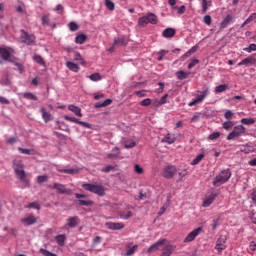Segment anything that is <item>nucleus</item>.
I'll return each mask as SVG.
<instances>
[{"mask_svg": "<svg viewBox=\"0 0 256 256\" xmlns=\"http://www.w3.org/2000/svg\"><path fill=\"white\" fill-rule=\"evenodd\" d=\"M231 169L227 168L222 170L215 178L214 181L212 182V185L214 187H220V185H225L229 179H231Z\"/></svg>", "mask_w": 256, "mask_h": 256, "instance_id": "f257e3e1", "label": "nucleus"}, {"mask_svg": "<svg viewBox=\"0 0 256 256\" xmlns=\"http://www.w3.org/2000/svg\"><path fill=\"white\" fill-rule=\"evenodd\" d=\"M82 187L85 189V191L94 193V195H98V197H105V187H103V184L85 183V184H82Z\"/></svg>", "mask_w": 256, "mask_h": 256, "instance_id": "f03ea898", "label": "nucleus"}, {"mask_svg": "<svg viewBox=\"0 0 256 256\" xmlns=\"http://www.w3.org/2000/svg\"><path fill=\"white\" fill-rule=\"evenodd\" d=\"M247 133V129L243 125H237L233 128L232 132L227 135L228 141H235V139H239V137H243Z\"/></svg>", "mask_w": 256, "mask_h": 256, "instance_id": "7ed1b4c3", "label": "nucleus"}, {"mask_svg": "<svg viewBox=\"0 0 256 256\" xmlns=\"http://www.w3.org/2000/svg\"><path fill=\"white\" fill-rule=\"evenodd\" d=\"M13 169L15 171V174L18 175L20 181L27 182V180H25V177H27V174H25L23 161L14 160L13 161Z\"/></svg>", "mask_w": 256, "mask_h": 256, "instance_id": "20e7f679", "label": "nucleus"}, {"mask_svg": "<svg viewBox=\"0 0 256 256\" xmlns=\"http://www.w3.org/2000/svg\"><path fill=\"white\" fill-rule=\"evenodd\" d=\"M13 53V48L11 47H0V58L2 61H7L8 63H14L16 57L11 55Z\"/></svg>", "mask_w": 256, "mask_h": 256, "instance_id": "39448f33", "label": "nucleus"}, {"mask_svg": "<svg viewBox=\"0 0 256 256\" xmlns=\"http://www.w3.org/2000/svg\"><path fill=\"white\" fill-rule=\"evenodd\" d=\"M210 93L211 92L209 91V88H205L203 91L200 92V94L196 96L194 100L188 103V106L193 107L195 105H198V103H203V101H205V99L209 97Z\"/></svg>", "mask_w": 256, "mask_h": 256, "instance_id": "423d86ee", "label": "nucleus"}, {"mask_svg": "<svg viewBox=\"0 0 256 256\" xmlns=\"http://www.w3.org/2000/svg\"><path fill=\"white\" fill-rule=\"evenodd\" d=\"M21 36V43H25L26 45H33L35 43V35L29 34L24 29L20 30Z\"/></svg>", "mask_w": 256, "mask_h": 256, "instance_id": "0eeeda50", "label": "nucleus"}, {"mask_svg": "<svg viewBox=\"0 0 256 256\" xmlns=\"http://www.w3.org/2000/svg\"><path fill=\"white\" fill-rule=\"evenodd\" d=\"M51 189H55L59 195H72L73 190L65 187L64 184L54 183L53 186H50Z\"/></svg>", "mask_w": 256, "mask_h": 256, "instance_id": "6e6552de", "label": "nucleus"}, {"mask_svg": "<svg viewBox=\"0 0 256 256\" xmlns=\"http://www.w3.org/2000/svg\"><path fill=\"white\" fill-rule=\"evenodd\" d=\"M177 175V167L173 165L166 166L163 169L162 176L164 179H173Z\"/></svg>", "mask_w": 256, "mask_h": 256, "instance_id": "1a4fd4ad", "label": "nucleus"}, {"mask_svg": "<svg viewBox=\"0 0 256 256\" xmlns=\"http://www.w3.org/2000/svg\"><path fill=\"white\" fill-rule=\"evenodd\" d=\"M75 197L76 199H78V205H80V207H92V205H94L93 200L87 199V195L85 194L76 193ZM84 199H87V200H84Z\"/></svg>", "mask_w": 256, "mask_h": 256, "instance_id": "9d476101", "label": "nucleus"}, {"mask_svg": "<svg viewBox=\"0 0 256 256\" xmlns=\"http://www.w3.org/2000/svg\"><path fill=\"white\" fill-rule=\"evenodd\" d=\"M225 243H227V236L220 235L215 245V249L216 251H218V253H221L222 251H225V249H227V245H225Z\"/></svg>", "mask_w": 256, "mask_h": 256, "instance_id": "9b49d317", "label": "nucleus"}, {"mask_svg": "<svg viewBox=\"0 0 256 256\" xmlns=\"http://www.w3.org/2000/svg\"><path fill=\"white\" fill-rule=\"evenodd\" d=\"M80 224H81V219L78 218V216H72L66 220L65 227H67L68 229H75L79 227Z\"/></svg>", "mask_w": 256, "mask_h": 256, "instance_id": "f8f14e48", "label": "nucleus"}, {"mask_svg": "<svg viewBox=\"0 0 256 256\" xmlns=\"http://www.w3.org/2000/svg\"><path fill=\"white\" fill-rule=\"evenodd\" d=\"M105 227L110 231H121L125 229V224L123 222H106Z\"/></svg>", "mask_w": 256, "mask_h": 256, "instance_id": "ddd939ff", "label": "nucleus"}, {"mask_svg": "<svg viewBox=\"0 0 256 256\" xmlns=\"http://www.w3.org/2000/svg\"><path fill=\"white\" fill-rule=\"evenodd\" d=\"M203 231V228L198 227L194 229L192 232H190L184 239V243H191V241H195V238L200 235V233Z\"/></svg>", "mask_w": 256, "mask_h": 256, "instance_id": "4468645a", "label": "nucleus"}, {"mask_svg": "<svg viewBox=\"0 0 256 256\" xmlns=\"http://www.w3.org/2000/svg\"><path fill=\"white\" fill-rule=\"evenodd\" d=\"M21 223L24 224L25 227H29V226L35 225V223H37V218L35 217V215L30 214L28 217L22 218Z\"/></svg>", "mask_w": 256, "mask_h": 256, "instance_id": "2eb2a0df", "label": "nucleus"}, {"mask_svg": "<svg viewBox=\"0 0 256 256\" xmlns=\"http://www.w3.org/2000/svg\"><path fill=\"white\" fill-rule=\"evenodd\" d=\"M237 65L238 67H241L242 65H245L246 67H249V65H256V59L255 57L250 56V57L244 58Z\"/></svg>", "mask_w": 256, "mask_h": 256, "instance_id": "dca6fc26", "label": "nucleus"}, {"mask_svg": "<svg viewBox=\"0 0 256 256\" xmlns=\"http://www.w3.org/2000/svg\"><path fill=\"white\" fill-rule=\"evenodd\" d=\"M129 43V38L127 36H120L115 38L114 45H120L121 47L127 46Z\"/></svg>", "mask_w": 256, "mask_h": 256, "instance_id": "f3484780", "label": "nucleus"}, {"mask_svg": "<svg viewBox=\"0 0 256 256\" xmlns=\"http://www.w3.org/2000/svg\"><path fill=\"white\" fill-rule=\"evenodd\" d=\"M165 241V239H162L155 242L148 248L147 253H154V251H159V247H161V245H164Z\"/></svg>", "mask_w": 256, "mask_h": 256, "instance_id": "a211bd4d", "label": "nucleus"}, {"mask_svg": "<svg viewBox=\"0 0 256 256\" xmlns=\"http://www.w3.org/2000/svg\"><path fill=\"white\" fill-rule=\"evenodd\" d=\"M145 17L147 23H150L151 25H157V23H159V18L155 13H148Z\"/></svg>", "mask_w": 256, "mask_h": 256, "instance_id": "6ab92c4d", "label": "nucleus"}, {"mask_svg": "<svg viewBox=\"0 0 256 256\" xmlns=\"http://www.w3.org/2000/svg\"><path fill=\"white\" fill-rule=\"evenodd\" d=\"M217 199V194L212 193L210 194L203 202V207H209L210 205L213 204V201Z\"/></svg>", "mask_w": 256, "mask_h": 256, "instance_id": "aec40b11", "label": "nucleus"}, {"mask_svg": "<svg viewBox=\"0 0 256 256\" xmlns=\"http://www.w3.org/2000/svg\"><path fill=\"white\" fill-rule=\"evenodd\" d=\"M163 37H165V39H171L172 37H175V29L174 28H166L163 32H162Z\"/></svg>", "mask_w": 256, "mask_h": 256, "instance_id": "412c9836", "label": "nucleus"}, {"mask_svg": "<svg viewBox=\"0 0 256 256\" xmlns=\"http://www.w3.org/2000/svg\"><path fill=\"white\" fill-rule=\"evenodd\" d=\"M69 111L76 115V117H83V113H81V109L79 106H75L73 104L68 106Z\"/></svg>", "mask_w": 256, "mask_h": 256, "instance_id": "4be33fe9", "label": "nucleus"}, {"mask_svg": "<svg viewBox=\"0 0 256 256\" xmlns=\"http://www.w3.org/2000/svg\"><path fill=\"white\" fill-rule=\"evenodd\" d=\"M113 103V100L108 98L104 102H97L94 104L95 109H101V107H109Z\"/></svg>", "mask_w": 256, "mask_h": 256, "instance_id": "5701e85b", "label": "nucleus"}, {"mask_svg": "<svg viewBox=\"0 0 256 256\" xmlns=\"http://www.w3.org/2000/svg\"><path fill=\"white\" fill-rule=\"evenodd\" d=\"M175 141H177V138L175 137V135H171V134H167L162 139V143H168V145H173V143H175Z\"/></svg>", "mask_w": 256, "mask_h": 256, "instance_id": "b1692460", "label": "nucleus"}, {"mask_svg": "<svg viewBox=\"0 0 256 256\" xmlns=\"http://www.w3.org/2000/svg\"><path fill=\"white\" fill-rule=\"evenodd\" d=\"M233 21V16L227 15L220 24V29H226V27Z\"/></svg>", "mask_w": 256, "mask_h": 256, "instance_id": "393cba45", "label": "nucleus"}, {"mask_svg": "<svg viewBox=\"0 0 256 256\" xmlns=\"http://www.w3.org/2000/svg\"><path fill=\"white\" fill-rule=\"evenodd\" d=\"M22 97L28 101H39V98L31 92L22 93Z\"/></svg>", "mask_w": 256, "mask_h": 256, "instance_id": "a878e982", "label": "nucleus"}, {"mask_svg": "<svg viewBox=\"0 0 256 256\" xmlns=\"http://www.w3.org/2000/svg\"><path fill=\"white\" fill-rule=\"evenodd\" d=\"M40 111L42 113V119H44L45 123H49V121H51V114L47 112L45 107H42Z\"/></svg>", "mask_w": 256, "mask_h": 256, "instance_id": "bb28decb", "label": "nucleus"}, {"mask_svg": "<svg viewBox=\"0 0 256 256\" xmlns=\"http://www.w3.org/2000/svg\"><path fill=\"white\" fill-rule=\"evenodd\" d=\"M66 67H68V69L70 71H73L74 73H79V65H77L71 61L66 62Z\"/></svg>", "mask_w": 256, "mask_h": 256, "instance_id": "cd10ccee", "label": "nucleus"}, {"mask_svg": "<svg viewBox=\"0 0 256 256\" xmlns=\"http://www.w3.org/2000/svg\"><path fill=\"white\" fill-rule=\"evenodd\" d=\"M191 75V72H185L183 70H180L176 73L177 79L180 81H183L184 79H187Z\"/></svg>", "mask_w": 256, "mask_h": 256, "instance_id": "c85d7f7f", "label": "nucleus"}, {"mask_svg": "<svg viewBox=\"0 0 256 256\" xmlns=\"http://www.w3.org/2000/svg\"><path fill=\"white\" fill-rule=\"evenodd\" d=\"M85 41H87V35H85V34H79L75 38V43H77V45H83V43H85Z\"/></svg>", "mask_w": 256, "mask_h": 256, "instance_id": "c756f323", "label": "nucleus"}, {"mask_svg": "<svg viewBox=\"0 0 256 256\" xmlns=\"http://www.w3.org/2000/svg\"><path fill=\"white\" fill-rule=\"evenodd\" d=\"M203 159H205V154L201 153L193 159L191 165H199L203 161Z\"/></svg>", "mask_w": 256, "mask_h": 256, "instance_id": "7c9ffc66", "label": "nucleus"}, {"mask_svg": "<svg viewBox=\"0 0 256 256\" xmlns=\"http://www.w3.org/2000/svg\"><path fill=\"white\" fill-rule=\"evenodd\" d=\"M25 209H36V211H41V205H39V202H32L28 205L24 206Z\"/></svg>", "mask_w": 256, "mask_h": 256, "instance_id": "2f4dec72", "label": "nucleus"}, {"mask_svg": "<svg viewBox=\"0 0 256 256\" xmlns=\"http://www.w3.org/2000/svg\"><path fill=\"white\" fill-rule=\"evenodd\" d=\"M229 89L228 84H222L215 87V93H225Z\"/></svg>", "mask_w": 256, "mask_h": 256, "instance_id": "473e14b6", "label": "nucleus"}, {"mask_svg": "<svg viewBox=\"0 0 256 256\" xmlns=\"http://www.w3.org/2000/svg\"><path fill=\"white\" fill-rule=\"evenodd\" d=\"M65 239L66 237L63 234H60L55 237V241L60 247H63V245H65Z\"/></svg>", "mask_w": 256, "mask_h": 256, "instance_id": "72a5a7b5", "label": "nucleus"}, {"mask_svg": "<svg viewBox=\"0 0 256 256\" xmlns=\"http://www.w3.org/2000/svg\"><path fill=\"white\" fill-rule=\"evenodd\" d=\"M33 61H35V63H38V65H42L43 67H45V60H43V57H41V55L35 54L33 56Z\"/></svg>", "mask_w": 256, "mask_h": 256, "instance_id": "f704fd0d", "label": "nucleus"}, {"mask_svg": "<svg viewBox=\"0 0 256 256\" xmlns=\"http://www.w3.org/2000/svg\"><path fill=\"white\" fill-rule=\"evenodd\" d=\"M137 249H139L138 245H134V246L128 248V250L125 253V256H133V255H135V253L137 252Z\"/></svg>", "mask_w": 256, "mask_h": 256, "instance_id": "c9c22d12", "label": "nucleus"}, {"mask_svg": "<svg viewBox=\"0 0 256 256\" xmlns=\"http://www.w3.org/2000/svg\"><path fill=\"white\" fill-rule=\"evenodd\" d=\"M58 173H66L67 175H75V173H78L77 169H58Z\"/></svg>", "mask_w": 256, "mask_h": 256, "instance_id": "e433bc0d", "label": "nucleus"}, {"mask_svg": "<svg viewBox=\"0 0 256 256\" xmlns=\"http://www.w3.org/2000/svg\"><path fill=\"white\" fill-rule=\"evenodd\" d=\"M201 5L202 13H207V10L209 9V7H211V1L207 2V0H202Z\"/></svg>", "mask_w": 256, "mask_h": 256, "instance_id": "4c0bfd02", "label": "nucleus"}, {"mask_svg": "<svg viewBox=\"0 0 256 256\" xmlns=\"http://www.w3.org/2000/svg\"><path fill=\"white\" fill-rule=\"evenodd\" d=\"M88 78L90 81H101V79H103V76H101V74L99 73H94L88 76Z\"/></svg>", "mask_w": 256, "mask_h": 256, "instance_id": "58836bf2", "label": "nucleus"}, {"mask_svg": "<svg viewBox=\"0 0 256 256\" xmlns=\"http://www.w3.org/2000/svg\"><path fill=\"white\" fill-rule=\"evenodd\" d=\"M131 217H133V212L132 211L122 212L120 214V219H124L125 221H127V219H131Z\"/></svg>", "mask_w": 256, "mask_h": 256, "instance_id": "ea45409f", "label": "nucleus"}, {"mask_svg": "<svg viewBox=\"0 0 256 256\" xmlns=\"http://www.w3.org/2000/svg\"><path fill=\"white\" fill-rule=\"evenodd\" d=\"M15 65V67H17V70L19 71V73H23L25 71V67L23 66V64L17 62V58L14 59V62H11Z\"/></svg>", "mask_w": 256, "mask_h": 256, "instance_id": "a19ab883", "label": "nucleus"}, {"mask_svg": "<svg viewBox=\"0 0 256 256\" xmlns=\"http://www.w3.org/2000/svg\"><path fill=\"white\" fill-rule=\"evenodd\" d=\"M235 125L233 121H226L222 124L223 129L226 131H229V129H232V127Z\"/></svg>", "mask_w": 256, "mask_h": 256, "instance_id": "79ce46f5", "label": "nucleus"}, {"mask_svg": "<svg viewBox=\"0 0 256 256\" xmlns=\"http://www.w3.org/2000/svg\"><path fill=\"white\" fill-rule=\"evenodd\" d=\"M138 25L140 27H147V25H149V23L147 22V18L146 16L140 17L138 20Z\"/></svg>", "mask_w": 256, "mask_h": 256, "instance_id": "37998d69", "label": "nucleus"}, {"mask_svg": "<svg viewBox=\"0 0 256 256\" xmlns=\"http://www.w3.org/2000/svg\"><path fill=\"white\" fill-rule=\"evenodd\" d=\"M241 123L243 125H253L255 123V119H253V118H242Z\"/></svg>", "mask_w": 256, "mask_h": 256, "instance_id": "c03bdc74", "label": "nucleus"}, {"mask_svg": "<svg viewBox=\"0 0 256 256\" xmlns=\"http://www.w3.org/2000/svg\"><path fill=\"white\" fill-rule=\"evenodd\" d=\"M18 151L22 153V155H33V150L27 148H18Z\"/></svg>", "mask_w": 256, "mask_h": 256, "instance_id": "a18cd8bd", "label": "nucleus"}, {"mask_svg": "<svg viewBox=\"0 0 256 256\" xmlns=\"http://www.w3.org/2000/svg\"><path fill=\"white\" fill-rule=\"evenodd\" d=\"M105 5H106L107 9H109V11H115V3H113V1L106 0Z\"/></svg>", "mask_w": 256, "mask_h": 256, "instance_id": "49530a36", "label": "nucleus"}, {"mask_svg": "<svg viewBox=\"0 0 256 256\" xmlns=\"http://www.w3.org/2000/svg\"><path fill=\"white\" fill-rule=\"evenodd\" d=\"M69 29H70V31H73V32L79 31V24L76 22H70Z\"/></svg>", "mask_w": 256, "mask_h": 256, "instance_id": "de8ad7c7", "label": "nucleus"}, {"mask_svg": "<svg viewBox=\"0 0 256 256\" xmlns=\"http://www.w3.org/2000/svg\"><path fill=\"white\" fill-rule=\"evenodd\" d=\"M137 145V143H135V141L130 140V141H126L125 142V149H133V147H135Z\"/></svg>", "mask_w": 256, "mask_h": 256, "instance_id": "09e8293b", "label": "nucleus"}, {"mask_svg": "<svg viewBox=\"0 0 256 256\" xmlns=\"http://www.w3.org/2000/svg\"><path fill=\"white\" fill-rule=\"evenodd\" d=\"M47 181H49V176L47 175H41L37 177L38 183H47Z\"/></svg>", "mask_w": 256, "mask_h": 256, "instance_id": "8fccbe9b", "label": "nucleus"}, {"mask_svg": "<svg viewBox=\"0 0 256 256\" xmlns=\"http://www.w3.org/2000/svg\"><path fill=\"white\" fill-rule=\"evenodd\" d=\"M256 19V13H252L245 21L244 25H249L252 21H255Z\"/></svg>", "mask_w": 256, "mask_h": 256, "instance_id": "3c124183", "label": "nucleus"}, {"mask_svg": "<svg viewBox=\"0 0 256 256\" xmlns=\"http://www.w3.org/2000/svg\"><path fill=\"white\" fill-rule=\"evenodd\" d=\"M243 51H246L247 53H252V51H256V44H250L249 47L243 48Z\"/></svg>", "mask_w": 256, "mask_h": 256, "instance_id": "603ef678", "label": "nucleus"}, {"mask_svg": "<svg viewBox=\"0 0 256 256\" xmlns=\"http://www.w3.org/2000/svg\"><path fill=\"white\" fill-rule=\"evenodd\" d=\"M219 137H221V133L213 132L209 135L208 139H210V141H215V139H219Z\"/></svg>", "mask_w": 256, "mask_h": 256, "instance_id": "864d4df0", "label": "nucleus"}, {"mask_svg": "<svg viewBox=\"0 0 256 256\" xmlns=\"http://www.w3.org/2000/svg\"><path fill=\"white\" fill-rule=\"evenodd\" d=\"M75 61H80L81 65H85V60H83V56L79 53L74 54Z\"/></svg>", "mask_w": 256, "mask_h": 256, "instance_id": "5fc2aeb1", "label": "nucleus"}, {"mask_svg": "<svg viewBox=\"0 0 256 256\" xmlns=\"http://www.w3.org/2000/svg\"><path fill=\"white\" fill-rule=\"evenodd\" d=\"M102 173H110V171H115V166L113 165H108L104 168H102Z\"/></svg>", "mask_w": 256, "mask_h": 256, "instance_id": "6e6d98bb", "label": "nucleus"}, {"mask_svg": "<svg viewBox=\"0 0 256 256\" xmlns=\"http://www.w3.org/2000/svg\"><path fill=\"white\" fill-rule=\"evenodd\" d=\"M195 65H199V59L193 58L191 62L188 64V69H193Z\"/></svg>", "mask_w": 256, "mask_h": 256, "instance_id": "4d7b16f0", "label": "nucleus"}, {"mask_svg": "<svg viewBox=\"0 0 256 256\" xmlns=\"http://www.w3.org/2000/svg\"><path fill=\"white\" fill-rule=\"evenodd\" d=\"M78 125H81L84 129H91V124L89 122L78 120Z\"/></svg>", "mask_w": 256, "mask_h": 256, "instance_id": "13d9d810", "label": "nucleus"}, {"mask_svg": "<svg viewBox=\"0 0 256 256\" xmlns=\"http://www.w3.org/2000/svg\"><path fill=\"white\" fill-rule=\"evenodd\" d=\"M142 107H149L151 105V98H146L140 102Z\"/></svg>", "mask_w": 256, "mask_h": 256, "instance_id": "bf43d9fd", "label": "nucleus"}, {"mask_svg": "<svg viewBox=\"0 0 256 256\" xmlns=\"http://www.w3.org/2000/svg\"><path fill=\"white\" fill-rule=\"evenodd\" d=\"M168 51L167 50H160L158 52V61H163L165 55H167Z\"/></svg>", "mask_w": 256, "mask_h": 256, "instance_id": "052dcab7", "label": "nucleus"}, {"mask_svg": "<svg viewBox=\"0 0 256 256\" xmlns=\"http://www.w3.org/2000/svg\"><path fill=\"white\" fill-rule=\"evenodd\" d=\"M39 253H41V255L43 256H51L53 254V252H50L49 250L43 248L39 249Z\"/></svg>", "mask_w": 256, "mask_h": 256, "instance_id": "680f3d73", "label": "nucleus"}, {"mask_svg": "<svg viewBox=\"0 0 256 256\" xmlns=\"http://www.w3.org/2000/svg\"><path fill=\"white\" fill-rule=\"evenodd\" d=\"M64 119L66 121H71V123H79V119L75 118V117H71V116H68V115H65L64 116Z\"/></svg>", "mask_w": 256, "mask_h": 256, "instance_id": "e2e57ef3", "label": "nucleus"}, {"mask_svg": "<svg viewBox=\"0 0 256 256\" xmlns=\"http://www.w3.org/2000/svg\"><path fill=\"white\" fill-rule=\"evenodd\" d=\"M167 97H169V94H165L164 96H162L158 101V105H165V103H167Z\"/></svg>", "mask_w": 256, "mask_h": 256, "instance_id": "0e129e2a", "label": "nucleus"}, {"mask_svg": "<svg viewBox=\"0 0 256 256\" xmlns=\"http://www.w3.org/2000/svg\"><path fill=\"white\" fill-rule=\"evenodd\" d=\"M134 171L135 173H137L138 175L143 174V168L141 166H139V164H135L134 166Z\"/></svg>", "mask_w": 256, "mask_h": 256, "instance_id": "69168bd1", "label": "nucleus"}, {"mask_svg": "<svg viewBox=\"0 0 256 256\" xmlns=\"http://www.w3.org/2000/svg\"><path fill=\"white\" fill-rule=\"evenodd\" d=\"M211 21H212L211 15H206V16H204L203 22H204L206 25H211Z\"/></svg>", "mask_w": 256, "mask_h": 256, "instance_id": "338daca9", "label": "nucleus"}, {"mask_svg": "<svg viewBox=\"0 0 256 256\" xmlns=\"http://www.w3.org/2000/svg\"><path fill=\"white\" fill-rule=\"evenodd\" d=\"M41 19H42V25L49 26V16L44 15V16H42Z\"/></svg>", "mask_w": 256, "mask_h": 256, "instance_id": "774afa93", "label": "nucleus"}]
</instances>
